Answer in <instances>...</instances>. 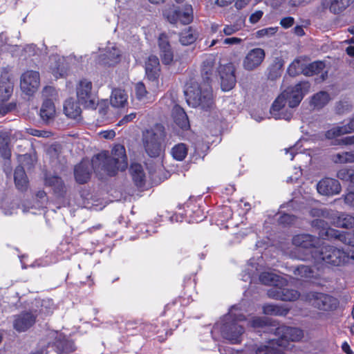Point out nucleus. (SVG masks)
<instances>
[{"mask_svg": "<svg viewBox=\"0 0 354 354\" xmlns=\"http://www.w3.org/2000/svg\"><path fill=\"white\" fill-rule=\"evenodd\" d=\"M316 263L324 262L339 266L348 262L349 254L346 252L332 245H322L319 248L313 259Z\"/></svg>", "mask_w": 354, "mask_h": 354, "instance_id": "10", "label": "nucleus"}, {"mask_svg": "<svg viewBox=\"0 0 354 354\" xmlns=\"http://www.w3.org/2000/svg\"><path fill=\"white\" fill-rule=\"evenodd\" d=\"M13 92V83L10 81L8 73L1 75L0 78V100L7 101Z\"/></svg>", "mask_w": 354, "mask_h": 354, "instance_id": "25", "label": "nucleus"}, {"mask_svg": "<svg viewBox=\"0 0 354 354\" xmlns=\"http://www.w3.org/2000/svg\"><path fill=\"white\" fill-rule=\"evenodd\" d=\"M263 312L269 315H286L287 310L279 306L266 304L263 306Z\"/></svg>", "mask_w": 354, "mask_h": 354, "instance_id": "40", "label": "nucleus"}, {"mask_svg": "<svg viewBox=\"0 0 354 354\" xmlns=\"http://www.w3.org/2000/svg\"><path fill=\"white\" fill-rule=\"evenodd\" d=\"M292 244L295 249L290 253V257L308 261L314 259L320 245V239L308 234H301L293 237Z\"/></svg>", "mask_w": 354, "mask_h": 354, "instance_id": "6", "label": "nucleus"}, {"mask_svg": "<svg viewBox=\"0 0 354 354\" xmlns=\"http://www.w3.org/2000/svg\"><path fill=\"white\" fill-rule=\"evenodd\" d=\"M344 201L346 203L354 206V192L347 193L344 196Z\"/></svg>", "mask_w": 354, "mask_h": 354, "instance_id": "63", "label": "nucleus"}, {"mask_svg": "<svg viewBox=\"0 0 354 354\" xmlns=\"http://www.w3.org/2000/svg\"><path fill=\"white\" fill-rule=\"evenodd\" d=\"M64 112L68 118L79 120L81 117L82 110L77 104L71 98L64 102Z\"/></svg>", "mask_w": 354, "mask_h": 354, "instance_id": "31", "label": "nucleus"}, {"mask_svg": "<svg viewBox=\"0 0 354 354\" xmlns=\"http://www.w3.org/2000/svg\"><path fill=\"white\" fill-rule=\"evenodd\" d=\"M129 170L136 185L139 187H143L146 181V174L142 166L138 163H133L131 164Z\"/></svg>", "mask_w": 354, "mask_h": 354, "instance_id": "28", "label": "nucleus"}, {"mask_svg": "<svg viewBox=\"0 0 354 354\" xmlns=\"http://www.w3.org/2000/svg\"><path fill=\"white\" fill-rule=\"evenodd\" d=\"M197 38L196 32L189 28L183 31L180 35V42L185 46L193 44Z\"/></svg>", "mask_w": 354, "mask_h": 354, "instance_id": "39", "label": "nucleus"}, {"mask_svg": "<svg viewBox=\"0 0 354 354\" xmlns=\"http://www.w3.org/2000/svg\"><path fill=\"white\" fill-rule=\"evenodd\" d=\"M185 95L191 106L208 109L213 105L212 90L208 82L201 84L191 82L185 91Z\"/></svg>", "mask_w": 354, "mask_h": 354, "instance_id": "5", "label": "nucleus"}, {"mask_svg": "<svg viewBox=\"0 0 354 354\" xmlns=\"http://www.w3.org/2000/svg\"><path fill=\"white\" fill-rule=\"evenodd\" d=\"M188 153V148L187 145L184 143H179L176 145L171 149V156L172 157L178 161H181L185 159Z\"/></svg>", "mask_w": 354, "mask_h": 354, "instance_id": "37", "label": "nucleus"}, {"mask_svg": "<svg viewBox=\"0 0 354 354\" xmlns=\"http://www.w3.org/2000/svg\"><path fill=\"white\" fill-rule=\"evenodd\" d=\"M158 46L162 62L166 65L170 64L173 61L174 54L168 37L164 33L160 34L158 37Z\"/></svg>", "mask_w": 354, "mask_h": 354, "instance_id": "19", "label": "nucleus"}, {"mask_svg": "<svg viewBox=\"0 0 354 354\" xmlns=\"http://www.w3.org/2000/svg\"><path fill=\"white\" fill-rule=\"evenodd\" d=\"M259 280L263 284L272 287H278L286 283V279L272 272H262L259 276Z\"/></svg>", "mask_w": 354, "mask_h": 354, "instance_id": "24", "label": "nucleus"}, {"mask_svg": "<svg viewBox=\"0 0 354 354\" xmlns=\"http://www.w3.org/2000/svg\"><path fill=\"white\" fill-rule=\"evenodd\" d=\"M234 72V67L232 64H227L219 67L221 86L223 91H228L234 86L236 84Z\"/></svg>", "mask_w": 354, "mask_h": 354, "instance_id": "16", "label": "nucleus"}, {"mask_svg": "<svg viewBox=\"0 0 354 354\" xmlns=\"http://www.w3.org/2000/svg\"><path fill=\"white\" fill-rule=\"evenodd\" d=\"M265 56V51L261 48L249 50L243 60V68L248 71L257 68L264 60Z\"/></svg>", "mask_w": 354, "mask_h": 354, "instance_id": "15", "label": "nucleus"}, {"mask_svg": "<svg viewBox=\"0 0 354 354\" xmlns=\"http://www.w3.org/2000/svg\"><path fill=\"white\" fill-rule=\"evenodd\" d=\"M91 165L95 172L103 171L109 176H115L119 171L125 170L128 162L124 147L115 145L111 155L105 151L97 154L92 158Z\"/></svg>", "mask_w": 354, "mask_h": 354, "instance_id": "4", "label": "nucleus"}, {"mask_svg": "<svg viewBox=\"0 0 354 354\" xmlns=\"http://www.w3.org/2000/svg\"><path fill=\"white\" fill-rule=\"evenodd\" d=\"M354 131V117L351 120L347 125L342 127H335L329 129L326 133V137L328 139H333L342 134L349 133Z\"/></svg>", "mask_w": 354, "mask_h": 354, "instance_id": "30", "label": "nucleus"}, {"mask_svg": "<svg viewBox=\"0 0 354 354\" xmlns=\"http://www.w3.org/2000/svg\"><path fill=\"white\" fill-rule=\"evenodd\" d=\"M135 91L137 98L143 103L151 102L154 100L153 93L147 91L142 82H138L136 84Z\"/></svg>", "mask_w": 354, "mask_h": 354, "instance_id": "34", "label": "nucleus"}, {"mask_svg": "<svg viewBox=\"0 0 354 354\" xmlns=\"http://www.w3.org/2000/svg\"><path fill=\"white\" fill-rule=\"evenodd\" d=\"M0 209L2 213L6 216L12 215L17 210L15 205L12 203H9L8 202H4Z\"/></svg>", "mask_w": 354, "mask_h": 354, "instance_id": "48", "label": "nucleus"}, {"mask_svg": "<svg viewBox=\"0 0 354 354\" xmlns=\"http://www.w3.org/2000/svg\"><path fill=\"white\" fill-rule=\"evenodd\" d=\"M40 86V75L39 72L28 70L21 74L20 77L21 90L26 95H32Z\"/></svg>", "mask_w": 354, "mask_h": 354, "instance_id": "13", "label": "nucleus"}, {"mask_svg": "<svg viewBox=\"0 0 354 354\" xmlns=\"http://www.w3.org/2000/svg\"><path fill=\"white\" fill-rule=\"evenodd\" d=\"M295 217L288 214H284L279 216V222L284 225H291L295 223Z\"/></svg>", "mask_w": 354, "mask_h": 354, "instance_id": "53", "label": "nucleus"}, {"mask_svg": "<svg viewBox=\"0 0 354 354\" xmlns=\"http://www.w3.org/2000/svg\"><path fill=\"white\" fill-rule=\"evenodd\" d=\"M313 272L312 269L309 266L304 265L297 266L294 270L296 276L305 279L311 278L313 276Z\"/></svg>", "mask_w": 354, "mask_h": 354, "instance_id": "42", "label": "nucleus"}, {"mask_svg": "<svg viewBox=\"0 0 354 354\" xmlns=\"http://www.w3.org/2000/svg\"><path fill=\"white\" fill-rule=\"evenodd\" d=\"M299 143H297L295 146L290 147L289 149H285L286 154L290 155V160H293L295 155L299 154L297 151L299 149Z\"/></svg>", "mask_w": 354, "mask_h": 354, "instance_id": "57", "label": "nucleus"}, {"mask_svg": "<svg viewBox=\"0 0 354 354\" xmlns=\"http://www.w3.org/2000/svg\"><path fill=\"white\" fill-rule=\"evenodd\" d=\"M337 177L344 181L348 182L351 184L354 180V170L352 169L343 168L338 171Z\"/></svg>", "mask_w": 354, "mask_h": 354, "instance_id": "43", "label": "nucleus"}, {"mask_svg": "<svg viewBox=\"0 0 354 354\" xmlns=\"http://www.w3.org/2000/svg\"><path fill=\"white\" fill-rule=\"evenodd\" d=\"M330 100V97L327 92L320 91L312 97L310 103L315 109H319L327 104Z\"/></svg>", "mask_w": 354, "mask_h": 354, "instance_id": "36", "label": "nucleus"}, {"mask_svg": "<svg viewBox=\"0 0 354 354\" xmlns=\"http://www.w3.org/2000/svg\"><path fill=\"white\" fill-rule=\"evenodd\" d=\"M136 117V113H131L129 115H125L119 122L118 125H120L121 124L127 123L129 122L132 121L133 119H135Z\"/></svg>", "mask_w": 354, "mask_h": 354, "instance_id": "64", "label": "nucleus"}, {"mask_svg": "<svg viewBox=\"0 0 354 354\" xmlns=\"http://www.w3.org/2000/svg\"><path fill=\"white\" fill-rule=\"evenodd\" d=\"M268 323V319H263L261 317H253L250 322L249 326L254 328H263L266 326Z\"/></svg>", "mask_w": 354, "mask_h": 354, "instance_id": "49", "label": "nucleus"}, {"mask_svg": "<svg viewBox=\"0 0 354 354\" xmlns=\"http://www.w3.org/2000/svg\"><path fill=\"white\" fill-rule=\"evenodd\" d=\"M55 94V90L52 86H46L42 91V95L46 99H52L53 100Z\"/></svg>", "mask_w": 354, "mask_h": 354, "instance_id": "54", "label": "nucleus"}, {"mask_svg": "<svg viewBox=\"0 0 354 354\" xmlns=\"http://www.w3.org/2000/svg\"><path fill=\"white\" fill-rule=\"evenodd\" d=\"M15 183L17 188L19 190H26L28 187V179L24 169L19 166L15 171Z\"/></svg>", "mask_w": 354, "mask_h": 354, "instance_id": "35", "label": "nucleus"}, {"mask_svg": "<svg viewBox=\"0 0 354 354\" xmlns=\"http://www.w3.org/2000/svg\"><path fill=\"white\" fill-rule=\"evenodd\" d=\"M287 283L283 286L272 287L268 290V295L270 298L279 299L285 301H292L301 298L300 293L295 290L286 288Z\"/></svg>", "mask_w": 354, "mask_h": 354, "instance_id": "14", "label": "nucleus"}, {"mask_svg": "<svg viewBox=\"0 0 354 354\" xmlns=\"http://www.w3.org/2000/svg\"><path fill=\"white\" fill-rule=\"evenodd\" d=\"M277 339H273L266 344L255 345L249 353L248 351H225V354H284L285 349L291 348L290 342L300 341L303 336L301 330L297 328L281 326L275 328Z\"/></svg>", "mask_w": 354, "mask_h": 354, "instance_id": "1", "label": "nucleus"}, {"mask_svg": "<svg viewBox=\"0 0 354 354\" xmlns=\"http://www.w3.org/2000/svg\"><path fill=\"white\" fill-rule=\"evenodd\" d=\"M333 223L339 227L352 228L354 227V216L344 213H338L333 217Z\"/></svg>", "mask_w": 354, "mask_h": 354, "instance_id": "33", "label": "nucleus"}, {"mask_svg": "<svg viewBox=\"0 0 354 354\" xmlns=\"http://www.w3.org/2000/svg\"><path fill=\"white\" fill-rule=\"evenodd\" d=\"M45 184L53 190L57 198H62L66 194V187L62 180L57 176H48L45 179Z\"/></svg>", "mask_w": 354, "mask_h": 354, "instance_id": "21", "label": "nucleus"}, {"mask_svg": "<svg viewBox=\"0 0 354 354\" xmlns=\"http://www.w3.org/2000/svg\"><path fill=\"white\" fill-rule=\"evenodd\" d=\"M160 63L158 58L155 55H150L145 62V73L147 78L153 82L158 87V78L160 75Z\"/></svg>", "mask_w": 354, "mask_h": 354, "instance_id": "18", "label": "nucleus"}, {"mask_svg": "<svg viewBox=\"0 0 354 354\" xmlns=\"http://www.w3.org/2000/svg\"><path fill=\"white\" fill-rule=\"evenodd\" d=\"M326 235L330 237H334L344 244L354 246V231L340 232L331 228L326 230Z\"/></svg>", "mask_w": 354, "mask_h": 354, "instance_id": "23", "label": "nucleus"}, {"mask_svg": "<svg viewBox=\"0 0 354 354\" xmlns=\"http://www.w3.org/2000/svg\"><path fill=\"white\" fill-rule=\"evenodd\" d=\"M300 65V62L298 59L293 61L288 68V73L292 76L296 75L301 69Z\"/></svg>", "mask_w": 354, "mask_h": 354, "instance_id": "51", "label": "nucleus"}, {"mask_svg": "<svg viewBox=\"0 0 354 354\" xmlns=\"http://www.w3.org/2000/svg\"><path fill=\"white\" fill-rule=\"evenodd\" d=\"M277 30V27H269L258 30L256 32V35L257 37H270L274 35Z\"/></svg>", "mask_w": 354, "mask_h": 354, "instance_id": "46", "label": "nucleus"}, {"mask_svg": "<svg viewBox=\"0 0 354 354\" xmlns=\"http://www.w3.org/2000/svg\"><path fill=\"white\" fill-rule=\"evenodd\" d=\"M50 69L55 78L62 77L66 74V67L64 65V59L57 55L50 57Z\"/></svg>", "mask_w": 354, "mask_h": 354, "instance_id": "22", "label": "nucleus"}, {"mask_svg": "<svg viewBox=\"0 0 354 354\" xmlns=\"http://www.w3.org/2000/svg\"><path fill=\"white\" fill-rule=\"evenodd\" d=\"M172 115L176 124L182 129H187L189 127V120L185 111L178 105L174 106Z\"/></svg>", "mask_w": 354, "mask_h": 354, "instance_id": "29", "label": "nucleus"}, {"mask_svg": "<svg viewBox=\"0 0 354 354\" xmlns=\"http://www.w3.org/2000/svg\"><path fill=\"white\" fill-rule=\"evenodd\" d=\"M324 68L325 64L323 62L317 61L308 64L302 71L305 75L310 76L322 73Z\"/></svg>", "mask_w": 354, "mask_h": 354, "instance_id": "38", "label": "nucleus"}, {"mask_svg": "<svg viewBox=\"0 0 354 354\" xmlns=\"http://www.w3.org/2000/svg\"><path fill=\"white\" fill-rule=\"evenodd\" d=\"M92 88V82L87 78L80 79L76 84L75 90L78 102L86 108H92L95 104Z\"/></svg>", "mask_w": 354, "mask_h": 354, "instance_id": "12", "label": "nucleus"}, {"mask_svg": "<svg viewBox=\"0 0 354 354\" xmlns=\"http://www.w3.org/2000/svg\"><path fill=\"white\" fill-rule=\"evenodd\" d=\"M334 161L338 163H353L354 150L336 154L334 157Z\"/></svg>", "mask_w": 354, "mask_h": 354, "instance_id": "41", "label": "nucleus"}, {"mask_svg": "<svg viewBox=\"0 0 354 354\" xmlns=\"http://www.w3.org/2000/svg\"><path fill=\"white\" fill-rule=\"evenodd\" d=\"M245 319L241 308L235 305L214 324L212 330V335L220 333L223 338L232 344H239L245 332L241 324Z\"/></svg>", "mask_w": 354, "mask_h": 354, "instance_id": "3", "label": "nucleus"}, {"mask_svg": "<svg viewBox=\"0 0 354 354\" xmlns=\"http://www.w3.org/2000/svg\"><path fill=\"white\" fill-rule=\"evenodd\" d=\"M100 135L105 139H113L115 136V133L113 130H106L103 131L100 133Z\"/></svg>", "mask_w": 354, "mask_h": 354, "instance_id": "61", "label": "nucleus"}, {"mask_svg": "<svg viewBox=\"0 0 354 354\" xmlns=\"http://www.w3.org/2000/svg\"><path fill=\"white\" fill-rule=\"evenodd\" d=\"M57 348L59 350V354L62 353H69L73 351V344L66 340L57 342Z\"/></svg>", "mask_w": 354, "mask_h": 354, "instance_id": "47", "label": "nucleus"}, {"mask_svg": "<svg viewBox=\"0 0 354 354\" xmlns=\"http://www.w3.org/2000/svg\"><path fill=\"white\" fill-rule=\"evenodd\" d=\"M56 110L52 99H45L40 109V116L43 120L48 121L55 116Z\"/></svg>", "mask_w": 354, "mask_h": 354, "instance_id": "32", "label": "nucleus"}, {"mask_svg": "<svg viewBox=\"0 0 354 354\" xmlns=\"http://www.w3.org/2000/svg\"><path fill=\"white\" fill-rule=\"evenodd\" d=\"M0 154L4 158H9L10 156L8 139L3 136H0Z\"/></svg>", "mask_w": 354, "mask_h": 354, "instance_id": "45", "label": "nucleus"}, {"mask_svg": "<svg viewBox=\"0 0 354 354\" xmlns=\"http://www.w3.org/2000/svg\"><path fill=\"white\" fill-rule=\"evenodd\" d=\"M295 22V19L292 17H284L281 19L280 25L284 28H288L291 27Z\"/></svg>", "mask_w": 354, "mask_h": 354, "instance_id": "59", "label": "nucleus"}, {"mask_svg": "<svg viewBox=\"0 0 354 354\" xmlns=\"http://www.w3.org/2000/svg\"><path fill=\"white\" fill-rule=\"evenodd\" d=\"M128 95L124 90L115 88L112 91L110 102L113 107L122 108L127 104Z\"/></svg>", "mask_w": 354, "mask_h": 354, "instance_id": "27", "label": "nucleus"}, {"mask_svg": "<svg viewBox=\"0 0 354 354\" xmlns=\"http://www.w3.org/2000/svg\"><path fill=\"white\" fill-rule=\"evenodd\" d=\"M37 197L41 200L39 207H44L46 205V194L44 191H40L37 194Z\"/></svg>", "mask_w": 354, "mask_h": 354, "instance_id": "62", "label": "nucleus"}, {"mask_svg": "<svg viewBox=\"0 0 354 354\" xmlns=\"http://www.w3.org/2000/svg\"><path fill=\"white\" fill-rule=\"evenodd\" d=\"M301 300L310 306L323 311H333L339 306L337 298L319 292L310 291L301 295Z\"/></svg>", "mask_w": 354, "mask_h": 354, "instance_id": "9", "label": "nucleus"}, {"mask_svg": "<svg viewBox=\"0 0 354 354\" xmlns=\"http://www.w3.org/2000/svg\"><path fill=\"white\" fill-rule=\"evenodd\" d=\"M259 263H254L253 260L250 259V263L248 264V267L247 269L248 271V277L245 278V276H243V280L247 281L250 279L252 281L254 278V276L257 274V272L259 271L260 269L258 268Z\"/></svg>", "mask_w": 354, "mask_h": 354, "instance_id": "44", "label": "nucleus"}, {"mask_svg": "<svg viewBox=\"0 0 354 354\" xmlns=\"http://www.w3.org/2000/svg\"><path fill=\"white\" fill-rule=\"evenodd\" d=\"M26 131L28 134L36 137L48 138L51 135L50 131H41L32 128H28L26 129Z\"/></svg>", "mask_w": 354, "mask_h": 354, "instance_id": "50", "label": "nucleus"}, {"mask_svg": "<svg viewBox=\"0 0 354 354\" xmlns=\"http://www.w3.org/2000/svg\"><path fill=\"white\" fill-rule=\"evenodd\" d=\"M121 51L115 46V44H109L103 54L101 59L102 64L106 66H113L120 62Z\"/></svg>", "mask_w": 354, "mask_h": 354, "instance_id": "20", "label": "nucleus"}, {"mask_svg": "<svg viewBox=\"0 0 354 354\" xmlns=\"http://www.w3.org/2000/svg\"><path fill=\"white\" fill-rule=\"evenodd\" d=\"M259 0H236L235 2V7L241 10L248 6L250 3H253L254 4H257Z\"/></svg>", "mask_w": 354, "mask_h": 354, "instance_id": "56", "label": "nucleus"}, {"mask_svg": "<svg viewBox=\"0 0 354 354\" xmlns=\"http://www.w3.org/2000/svg\"><path fill=\"white\" fill-rule=\"evenodd\" d=\"M163 15L171 24H189L193 20V9L189 4L184 5L182 8L171 5L164 10Z\"/></svg>", "mask_w": 354, "mask_h": 354, "instance_id": "11", "label": "nucleus"}, {"mask_svg": "<svg viewBox=\"0 0 354 354\" xmlns=\"http://www.w3.org/2000/svg\"><path fill=\"white\" fill-rule=\"evenodd\" d=\"M242 41V39L238 37H229L223 40V44L227 45L239 44Z\"/></svg>", "mask_w": 354, "mask_h": 354, "instance_id": "60", "label": "nucleus"}, {"mask_svg": "<svg viewBox=\"0 0 354 354\" xmlns=\"http://www.w3.org/2000/svg\"><path fill=\"white\" fill-rule=\"evenodd\" d=\"M263 15V11L257 10L250 16L249 21L252 24H256L261 19Z\"/></svg>", "mask_w": 354, "mask_h": 354, "instance_id": "58", "label": "nucleus"}, {"mask_svg": "<svg viewBox=\"0 0 354 354\" xmlns=\"http://www.w3.org/2000/svg\"><path fill=\"white\" fill-rule=\"evenodd\" d=\"M89 165L88 161L83 160L75 167V177L79 183H84L90 178L91 171Z\"/></svg>", "mask_w": 354, "mask_h": 354, "instance_id": "26", "label": "nucleus"}, {"mask_svg": "<svg viewBox=\"0 0 354 354\" xmlns=\"http://www.w3.org/2000/svg\"><path fill=\"white\" fill-rule=\"evenodd\" d=\"M309 90L310 84L307 82L288 87L273 102L270 109L272 117L277 120H290L292 116V109L300 104Z\"/></svg>", "mask_w": 354, "mask_h": 354, "instance_id": "2", "label": "nucleus"}, {"mask_svg": "<svg viewBox=\"0 0 354 354\" xmlns=\"http://www.w3.org/2000/svg\"><path fill=\"white\" fill-rule=\"evenodd\" d=\"M52 304L50 300H37L35 307L30 312H24L18 315L14 321V328L19 332L25 331L31 327L39 315H48L52 313Z\"/></svg>", "mask_w": 354, "mask_h": 354, "instance_id": "7", "label": "nucleus"}, {"mask_svg": "<svg viewBox=\"0 0 354 354\" xmlns=\"http://www.w3.org/2000/svg\"><path fill=\"white\" fill-rule=\"evenodd\" d=\"M165 138L164 127L156 124L143 133L142 142L145 149L151 157L159 156L163 151V142Z\"/></svg>", "mask_w": 354, "mask_h": 354, "instance_id": "8", "label": "nucleus"}, {"mask_svg": "<svg viewBox=\"0 0 354 354\" xmlns=\"http://www.w3.org/2000/svg\"><path fill=\"white\" fill-rule=\"evenodd\" d=\"M213 72V61L212 59H207L203 62V73L206 75H211Z\"/></svg>", "mask_w": 354, "mask_h": 354, "instance_id": "55", "label": "nucleus"}, {"mask_svg": "<svg viewBox=\"0 0 354 354\" xmlns=\"http://www.w3.org/2000/svg\"><path fill=\"white\" fill-rule=\"evenodd\" d=\"M317 190L324 196H333L340 193L342 187L339 181L332 178H324L317 184Z\"/></svg>", "mask_w": 354, "mask_h": 354, "instance_id": "17", "label": "nucleus"}, {"mask_svg": "<svg viewBox=\"0 0 354 354\" xmlns=\"http://www.w3.org/2000/svg\"><path fill=\"white\" fill-rule=\"evenodd\" d=\"M241 29L238 24H227L225 25L223 29V32L225 35L229 36L234 34Z\"/></svg>", "mask_w": 354, "mask_h": 354, "instance_id": "52", "label": "nucleus"}]
</instances>
